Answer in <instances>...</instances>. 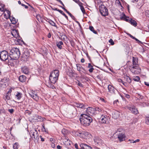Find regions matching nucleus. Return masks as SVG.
<instances>
[{
  "mask_svg": "<svg viewBox=\"0 0 149 149\" xmlns=\"http://www.w3.org/2000/svg\"><path fill=\"white\" fill-rule=\"evenodd\" d=\"M22 94L21 93L17 92L15 94V97L18 100H20L22 97Z\"/></svg>",
  "mask_w": 149,
  "mask_h": 149,
  "instance_id": "obj_24",
  "label": "nucleus"
},
{
  "mask_svg": "<svg viewBox=\"0 0 149 149\" xmlns=\"http://www.w3.org/2000/svg\"><path fill=\"white\" fill-rule=\"evenodd\" d=\"M61 7L62 9H63L68 14L70 13L65 8L63 7H62V6H60Z\"/></svg>",
  "mask_w": 149,
  "mask_h": 149,
  "instance_id": "obj_50",
  "label": "nucleus"
},
{
  "mask_svg": "<svg viewBox=\"0 0 149 149\" xmlns=\"http://www.w3.org/2000/svg\"><path fill=\"white\" fill-rule=\"evenodd\" d=\"M121 18L122 19H123V20L127 22H128L129 23V21L130 20V19H129L128 17H126L125 15L124 16L122 17Z\"/></svg>",
  "mask_w": 149,
  "mask_h": 149,
  "instance_id": "obj_34",
  "label": "nucleus"
},
{
  "mask_svg": "<svg viewBox=\"0 0 149 149\" xmlns=\"http://www.w3.org/2000/svg\"><path fill=\"white\" fill-rule=\"evenodd\" d=\"M51 76L56 77L58 78L59 76V71L58 70H55L52 71L50 75Z\"/></svg>",
  "mask_w": 149,
  "mask_h": 149,
  "instance_id": "obj_17",
  "label": "nucleus"
},
{
  "mask_svg": "<svg viewBox=\"0 0 149 149\" xmlns=\"http://www.w3.org/2000/svg\"><path fill=\"white\" fill-rule=\"evenodd\" d=\"M58 12H59L60 13H61L62 15H63V14L64 13V12L62 10H60L58 9Z\"/></svg>",
  "mask_w": 149,
  "mask_h": 149,
  "instance_id": "obj_55",
  "label": "nucleus"
},
{
  "mask_svg": "<svg viewBox=\"0 0 149 149\" xmlns=\"http://www.w3.org/2000/svg\"><path fill=\"white\" fill-rule=\"evenodd\" d=\"M58 78L49 76V79L50 83L52 84H49L47 86L50 88L54 89L55 87L53 84H54L58 80Z\"/></svg>",
  "mask_w": 149,
  "mask_h": 149,
  "instance_id": "obj_8",
  "label": "nucleus"
},
{
  "mask_svg": "<svg viewBox=\"0 0 149 149\" xmlns=\"http://www.w3.org/2000/svg\"><path fill=\"white\" fill-rule=\"evenodd\" d=\"M9 19L13 24H15L17 22V19H16L13 16H11L9 17Z\"/></svg>",
  "mask_w": 149,
  "mask_h": 149,
  "instance_id": "obj_25",
  "label": "nucleus"
},
{
  "mask_svg": "<svg viewBox=\"0 0 149 149\" xmlns=\"http://www.w3.org/2000/svg\"><path fill=\"white\" fill-rule=\"evenodd\" d=\"M67 39V37L66 36L63 35L61 36V40H65Z\"/></svg>",
  "mask_w": 149,
  "mask_h": 149,
  "instance_id": "obj_41",
  "label": "nucleus"
},
{
  "mask_svg": "<svg viewBox=\"0 0 149 149\" xmlns=\"http://www.w3.org/2000/svg\"><path fill=\"white\" fill-rule=\"evenodd\" d=\"M128 35L132 38L134 39L135 40L137 41V42L139 44H142V42L139 41V40H138L137 39L135 38V37H134L132 35H131L130 34H128Z\"/></svg>",
  "mask_w": 149,
  "mask_h": 149,
  "instance_id": "obj_28",
  "label": "nucleus"
},
{
  "mask_svg": "<svg viewBox=\"0 0 149 149\" xmlns=\"http://www.w3.org/2000/svg\"><path fill=\"white\" fill-rule=\"evenodd\" d=\"M118 138L120 142L124 141L125 138V133L123 132L120 133L118 135Z\"/></svg>",
  "mask_w": 149,
  "mask_h": 149,
  "instance_id": "obj_14",
  "label": "nucleus"
},
{
  "mask_svg": "<svg viewBox=\"0 0 149 149\" xmlns=\"http://www.w3.org/2000/svg\"><path fill=\"white\" fill-rule=\"evenodd\" d=\"M74 106L79 107L81 109H86L88 107L87 104H83V103H79L77 102H74L73 104Z\"/></svg>",
  "mask_w": 149,
  "mask_h": 149,
  "instance_id": "obj_13",
  "label": "nucleus"
},
{
  "mask_svg": "<svg viewBox=\"0 0 149 149\" xmlns=\"http://www.w3.org/2000/svg\"><path fill=\"white\" fill-rule=\"evenodd\" d=\"M77 84L79 86L81 87H83V84L80 82L78 81V84Z\"/></svg>",
  "mask_w": 149,
  "mask_h": 149,
  "instance_id": "obj_53",
  "label": "nucleus"
},
{
  "mask_svg": "<svg viewBox=\"0 0 149 149\" xmlns=\"http://www.w3.org/2000/svg\"><path fill=\"white\" fill-rule=\"evenodd\" d=\"M21 70L22 72L26 74H28L29 72V69L26 66L22 67Z\"/></svg>",
  "mask_w": 149,
  "mask_h": 149,
  "instance_id": "obj_20",
  "label": "nucleus"
},
{
  "mask_svg": "<svg viewBox=\"0 0 149 149\" xmlns=\"http://www.w3.org/2000/svg\"><path fill=\"white\" fill-rule=\"evenodd\" d=\"M42 130L43 131L46 132V131L45 130V126H44V124H43V125H42Z\"/></svg>",
  "mask_w": 149,
  "mask_h": 149,
  "instance_id": "obj_59",
  "label": "nucleus"
},
{
  "mask_svg": "<svg viewBox=\"0 0 149 149\" xmlns=\"http://www.w3.org/2000/svg\"><path fill=\"white\" fill-rule=\"evenodd\" d=\"M133 80L135 81H138L140 80V78L138 76H136L133 78Z\"/></svg>",
  "mask_w": 149,
  "mask_h": 149,
  "instance_id": "obj_39",
  "label": "nucleus"
},
{
  "mask_svg": "<svg viewBox=\"0 0 149 149\" xmlns=\"http://www.w3.org/2000/svg\"><path fill=\"white\" fill-rule=\"evenodd\" d=\"M26 79V77L24 75L20 76L19 77V80L21 82L25 81Z\"/></svg>",
  "mask_w": 149,
  "mask_h": 149,
  "instance_id": "obj_27",
  "label": "nucleus"
},
{
  "mask_svg": "<svg viewBox=\"0 0 149 149\" xmlns=\"http://www.w3.org/2000/svg\"><path fill=\"white\" fill-rule=\"evenodd\" d=\"M94 70V69L93 67H92L90 69H89L88 70V71L89 72L91 73L93 72V70Z\"/></svg>",
  "mask_w": 149,
  "mask_h": 149,
  "instance_id": "obj_52",
  "label": "nucleus"
},
{
  "mask_svg": "<svg viewBox=\"0 0 149 149\" xmlns=\"http://www.w3.org/2000/svg\"><path fill=\"white\" fill-rule=\"evenodd\" d=\"M108 88L109 92L112 95H115L119 93L118 91L113 86L111 85H109L108 86Z\"/></svg>",
  "mask_w": 149,
  "mask_h": 149,
  "instance_id": "obj_9",
  "label": "nucleus"
},
{
  "mask_svg": "<svg viewBox=\"0 0 149 149\" xmlns=\"http://www.w3.org/2000/svg\"><path fill=\"white\" fill-rule=\"evenodd\" d=\"M130 19V20L129 21V23H130L132 25L134 26H136L137 25V23L134 20H132L131 19Z\"/></svg>",
  "mask_w": 149,
  "mask_h": 149,
  "instance_id": "obj_29",
  "label": "nucleus"
},
{
  "mask_svg": "<svg viewBox=\"0 0 149 149\" xmlns=\"http://www.w3.org/2000/svg\"><path fill=\"white\" fill-rule=\"evenodd\" d=\"M76 133V134L78 136L84 138H85V136L87 135V133H86L85 132H82L81 133L77 132Z\"/></svg>",
  "mask_w": 149,
  "mask_h": 149,
  "instance_id": "obj_22",
  "label": "nucleus"
},
{
  "mask_svg": "<svg viewBox=\"0 0 149 149\" xmlns=\"http://www.w3.org/2000/svg\"><path fill=\"white\" fill-rule=\"evenodd\" d=\"M62 134L65 135L68 133V131L65 129H63L61 131Z\"/></svg>",
  "mask_w": 149,
  "mask_h": 149,
  "instance_id": "obj_33",
  "label": "nucleus"
},
{
  "mask_svg": "<svg viewBox=\"0 0 149 149\" xmlns=\"http://www.w3.org/2000/svg\"><path fill=\"white\" fill-rule=\"evenodd\" d=\"M8 111L11 114H12L14 112V110L13 109H8Z\"/></svg>",
  "mask_w": 149,
  "mask_h": 149,
  "instance_id": "obj_47",
  "label": "nucleus"
},
{
  "mask_svg": "<svg viewBox=\"0 0 149 149\" xmlns=\"http://www.w3.org/2000/svg\"><path fill=\"white\" fill-rule=\"evenodd\" d=\"M50 141L52 142V143H54L55 142V140L54 139L51 138L50 139Z\"/></svg>",
  "mask_w": 149,
  "mask_h": 149,
  "instance_id": "obj_51",
  "label": "nucleus"
},
{
  "mask_svg": "<svg viewBox=\"0 0 149 149\" xmlns=\"http://www.w3.org/2000/svg\"><path fill=\"white\" fill-rule=\"evenodd\" d=\"M11 34L12 36L15 38L19 37V34L18 31L16 29H13L11 32Z\"/></svg>",
  "mask_w": 149,
  "mask_h": 149,
  "instance_id": "obj_19",
  "label": "nucleus"
},
{
  "mask_svg": "<svg viewBox=\"0 0 149 149\" xmlns=\"http://www.w3.org/2000/svg\"><path fill=\"white\" fill-rule=\"evenodd\" d=\"M0 59L4 61L7 60L8 61L11 60L10 57L8 56V52L5 50H3L0 52Z\"/></svg>",
  "mask_w": 149,
  "mask_h": 149,
  "instance_id": "obj_4",
  "label": "nucleus"
},
{
  "mask_svg": "<svg viewBox=\"0 0 149 149\" xmlns=\"http://www.w3.org/2000/svg\"><path fill=\"white\" fill-rule=\"evenodd\" d=\"M25 113L26 114H28V115H29L31 114V111L29 110H26L25 111Z\"/></svg>",
  "mask_w": 149,
  "mask_h": 149,
  "instance_id": "obj_42",
  "label": "nucleus"
},
{
  "mask_svg": "<svg viewBox=\"0 0 149 149\" xmlns=\"http://www.w3.org/2000/svg\"><path fill=\"white\" fill-rule=\"evenodd\" d=\"M126 108L130 110L132 113L134 114H137L139 112L136 108L134 105L131 106H127Z\"/></svg>",
  "mask_w": 149,
  "mask_h": 149,
  "instance_id": "obj_12",
  "label": "nucleus"
},
{
  "mask_svg": "<svg viewBox=\"0 0 149 149\" xmlns=\"http://www.w3.org/2000/svg\"><path fill=\"white\" fill-rule=\"evenodd\" d=\"M125 79L126 81L129 83H130L131 82V79L130 78L127 76H125Z\"/></svg>",
  "mask_w": 149,
  "mask_h": 149,
  "instance_id": "obj_32",
  "label": "nucleus"
},
{
  "mask_svg": "<svg viewBox=\"0 0 149 149\" xmlns=\"http://www.w3.org/2000/svg\"><path fill=\"white\" fill-rule=\"evenodd\" d=\"M40 137L41 139V141H45V140L44 138L42 137V136H40Z\"/></svg>",
  "mask_w": 149,
  "mask_h": 149,
  "instance_id": "obj_62",
  "label": "nucleus"
},
{
  "mask_svg": "<svg viewBox=\"0 0 149 149\" xmlns=\"http://www.w3.org/2000/svg\"><path fill=\"white\" fill-rule=\"evenodd\" d=\"M68 14L71 17L72 19L74 20L75 19H76L75 17L73 15L70 13H69Z\"/></svg>",
  "mask_w": 149,
  "mask_h": 149,
  "instance_id": "obj_44",
  "label": "nucleus"
},
{
  "mask_svg": "<svg viewBox=\"0 0 149 149\" xmlns=\"http://www.w3.org/2000/svg\"><path fill=\"white\" fill-rule=\"evenodd\" d=\"M99 10L101 15L104 16L108 15V11L107 8L103 5H101L99 7Z\"/></svg>",
  "mask_w": 149,
  "mask_h": 149,
  "instance_id": "obj_6",
  "label": "nucleus"
},
{
  "mask_svg": "<svg viewBox=\"0 0 149 149\" xmlns=\"http://www.w3.org/2000/svg\"><path fill=\"white\" fill-rule=\"evenodd\" d=\"M74 146H75V147L76 149H79L78 148V145H77V143H75L74 144Z\"/></svg>",
  "mask_w": 149,
  "mask_h": 149,
  "instance_id": "obj_61",
  "label": "nucleus"
},
{
  "mask_svg": "<svg viewBox=\"0 0 149 149\" xmlns=\"http://www.w3.org/2000/svg\"><path fill=\"white\" fill-rule=\"evenodd\" d=\"M109 42L111 45H114V43L112 39H110V40H109Z\"/></svg>",
  "mask_w": 149,
  "mask_h": 149,
  "instance_id": "obj_43",
  "label": "nucleus"
},
{
  "mask_svg": "<svg viewBox=\"0 0 149 149\" xmlns=\"http://www.w3.org/2000/svg\"><path fill=\"white\" fill-rule=\"evenodd\" d=\"M116 2L118 4V5L120 6H121V7H122V6L121 4V3H120V1L119 0H116Z\"/></svg>",
  "mask_w": 149,
  "mask_h": 149,
  "instance_id": "obj_49",
  "label": "nucleus"
},
{
  "mask_svg": "<svg viewBox=\"0 0 149 149\" xmlns=\"http://www.w3.org/2000/svg\"><path fill=\"white\" fill-rule=\"evenodd\" d=\"M29 94L30 96L36 101H37L39 100V97L36 92L34 91H31L30 92Z\"/></svg>",
  "mask_w": 149,
  "mask_h": 149,
  "instance_id": "obj_11",
  "label": "nucleus"
},
{
  "mask_svg": "<svg viewBox=\"0 0 149 149\" xmlns=\"http://www.w3.org/2000/svg\"><path fill=\"white\" fill-rule=\"evenodd\" d=\"M47 21L51 25L56 27V25L54 22L51 19H48Z\"/></svg>",
  "mask_w": 149,
  "mask_h": 149,
  "instance_id": "obj_30",
  "label": "nucleus"
},
{
  "mask_svg": "<svg viewBox=\"0 0 149 149\" xmlns=\"http://www.w3.org/2000/svg\"><path fill=\"white\" fill-rule=\"evenodd\" d=\"M122 131H123V130L120 128H119L117 130V132H122Z\"/></svg>",
  "mask_w": 149,
  "mask_h": 149,
  "instance_id": "obj_57",
  "label": "nucleus"
},
{
  "mask_svg": "<svg viewBox=\"0 0 149 149\" xmlns=\"http://www.w3.org/2000/svg\"><path fill=\"white\" fill-rule=\"evenodd\" d=\"M145 121L146 123L148 125H149V115L146 116Z\"/></svg>",
  "mask_w": 149,
  "mask_h": 149,
  "instance_id": "obj_37",
  "label": "nucleus"
},
{
  "mask_svg": "<svg viewBox=\"0 0 149 149\" xmlns=\"http://www.w3.org/2000/svg\"><path fill=\"white\" fill-rule=\"evenodd\" d=\"M19 147V145L17 143H15L13 146V149H18Z\"/></svg>",
  "mask_w": 149,
  "mask_h": 149,
  "instance_id": "obj_36",
  "label": "nucleus"
},
{
  "mask_svg": "<svg viewBox=\"0 0 149 149\" xmlns=\"http://www.w3.org/2000/svg\"><path fill=\"white\" fill-rule=\"evenodd\" d=\"M6 13H7L9 17H10L11 16H10V12L9 10H7Z\"/></svg>",
  "mask_w": 149,
  "mask_h": 149,
  "instance_id": "obj_48",
  "label": "nucleus"
},
{
  "mask_svg": "<svg viewBox=\"0 0 149 149\" xmlns=\"http://www.w3.org/2000/svg\"><path fill=\"white\" fill-rule=\"evenodd\" d=\"M94 140L96 145H100L103 143L102 140L98 137L95 136L94 137Z\"/></svg>",
  "mask_w": 149,
  "mask_h": 149,
  "instance_id": "obj_15",
  "label": "nucleus"
},
{
  "mask_svg": "<svg viewBox=\"0 0 149 149\" xmlns=\"http://www.w3.org/2000/svg\"><path fill=\"white\" fill-rule=\"evenodd\" d=\"M51 146L53 148H54L55 147V145L54 143H52L51 144Z\"/></svg>",
  "mask_w": 149,
  "mask_h": 149,
  "instance_id": "obj_56",
  "label": "nucleus"
},
{
  "mask_svg": "<svg viewBox=\"0 0 149 149\" xmlns=\"http://www.w3.org/2000/svg\"><path fill=\"white\" fill-rule=\"evenodd\" d=\"M130 69L132 73L138 74L141 72V68L139 66H130Z\"/></svg>",
  "mask_w": 149,
  "mask_h": 149,
  "instance_id": "obj_7",
  "label": "nucleus"
},
{
  "mask_svg": "<svg viewBox=\"0 0 149 149\" xmlns=\"http://www.w3.org/2000/svg\"><path fill=\"white\" fill-rule=\"evenodd\" d=\"M21 5H22V6H23V7H24V8H25L27 9V8H28V6H26V5H25L24 4L22 3V4H21Z\"/></svg>",
  "mask_w": 149,
  "mask_h": 149,
  "instance_id": "obj_58",
  "label": "nucleus"
},
{
  "mask_svg": "<svg viewBox=\"0 0 149 149\" xmlns=\"http://www.w3.org/2000/svg\"><path fill=\"white\" fill-rule=\"evenodd\" d=\"M28 5H29V6H30V7L31 8L30 10H33L34 9L33 8L32 6H31L29 4H28Z\"/></svg>",
  "mask_w": 149,
  "mask_h": 149,
  "instance_id": "obj_60",
  "label": "nucleus"
},
{
  "mask_svg": "<svg viewBox=\"0 0 149 149\" xmlns=\"http://www.w3.org/2000/svg\"><path fill=\"white\" fill-rule=\"evenodd\" d=\"M119 112L118 111H114L112 113L113 117L115 119L118 118L119 117Z\"/></svg>",
  "mask_w": 149,
  "mask_h": 149,
  "instance_id": "obj_23",
  "label": "nucleus"
},
{
  "mask_svg": "<svg viewBox=\"0 0 149 149\" xmlns=\"http://www.w3.org/2000/svg\"><path fill=\"white\" fill-rule=\"evenodd\" d=\"M109 118L106 115H102L99 119V122L102 123H108Z\"/></svg>",
  "mask_w": 149,
  "mask_h": 149,
  "instance_id": "obj_10",
  "label": "nucleus"
},
{
  "mask_svg": "<svg viewBox=\"0 0 149 149\" xmlns=\"http://www.w3.org/2000/svg\"><path fill=\"white\" fill-rule=\"evenodd\" d=\"M89 29L90 30L92 31L94 33L97 34V32L94 30V28L92 26H89Z\"/></svg>",
  "mask_w": 149,
  "mask_h": 149,
  "instance_id": "obj_35",
  "label": "nucleus"
},
{
  "mask_svg": "<svg viewBox=\"0 0 149 149\" xmlns=\"http://www.w3.org/2000/svg\"><path fill=\"white\" fill-rule=\"evenodd\" d=\"M138 58L136 57H132V65L131 66H139L138 64Z\"/></svg>",
  "mask_w": 149,
  "mask_h": 149,
  "instance_id": "obj_21",
  "label": "nucleus"
},
{
  "mask_svg": "<svg viewBox=\"0 0 149 149\" xmlns=\"http://www.w3.org/2000/svg\"><path fill=\"white\" fill-rule=\"evenodd\" d=\"M80 146L79 149H92L91 147L84 143L80 144Z\"/></svg>",
  "mask_w": 149,
  "mask_h": 149,
  "instance_id": "obj_18",
  "label": "nucleus"
},
{
  "mask_svg": "<svg viewBox=\"0 0 149 149\" xmlns=\"http://www.w3.org/2000/svg\"><path fill=\"white\" fill-rule=\"evenodd\" d=\"M86 108L87 109L86 112L89 115L93 114L95 113V108L90 107H87Z\"/></svg>",
  "mask_w": 149,
  "mask_h": 149,
  "instance_id": "obj_16",
  "label": "nucleus"
},
{
  "mask_svg": "<svg viewBox=\"0 0 149 149\" xmlns=\"http://www.w3.org/2000/svg\"><path fill=\"white\" fill-rule=\"evenodd\" d=\"M76 66L77 70L79 71H80L82 69H84L80 65L76 64Z\"/></svg>",
  "mask_w": 149,
  "mask_h": 149,
  "instance_id": "obj_31",
  "label": "nucleus"
},
{
  "mask_svg": "<svg viewBox=\"0 0 149 149\" xmlns=\"http://www.w3.org/2000/svg\"><path fill=\"white\" fill-rule=\"evenodd\" d=\"M81 116L80 120L81 123L84 126L89 125L92 121L91 117L86 114H82L81 115Z\"/></svg>",
  "mask_w": 149,
  "mask_h": 149,
  "instance_id": "obj_1",
  "label": "nucleus"
},
{
  "mask_svg": "<svg viewBox=\"0 0 149 149\" xmlns=\"http://www.w3.org/2000/svg\"><path fill=\"white\" fill-rule=\"evenodd\" d=\"M20 53L19 49L13 48L10 51L9 53V57L10 59L16 60L19 57Z\"/></svg>",
  "mask_w": 149,
  "mask_h": 149,
  "instance_id": "obj_2",
  "label": "nucleus"
},
{
  "mask_svg": "<svg viewBox=\"0 0 149 149\" xmlns=\"http://www.w3.org/2000/svg\"><path fill=\"white\" fill-rule=\"evenodd\" d=\"M144 83L145 85H146V86H149V84L148 82L145 81L144 82Z\"/></svg>",
  "mask_w": 149,
  "mask_h": 149,
  "instance_id": "obj_64",
  "label": "nucleus"
},
{
  "mask_svg": "<svg viewBox=\"0 0 149 149\" xmlns=\"http://www.w3.org/2000/svg\"><path fill=\"white\" fill-rule=\"evenodd\" d=\"M38 117L39 116L37 115H35L33 116V119L34 120H38Z\"/></svg>",
  "mask_w": 149,
  "mask_h": 149,
  "instance_id": "obj_45",
  "label": "nucleus"
},
{
  "mask_svg": "<svg viewBox=\"0 0 149 149\" xmlns=\"http://www.w3.org/2000/svg\"><path fill=\"white\" fill-rule=\"evenodd\" d=\"M9 79L7 77H4L0 81V89H3L8 85Z\"/></svg>",
  "mask_w": 149,
  "mask_h": 149,
  "instance_id": "obj_5",
  "label": "nucleus"
},
{
  "mask_svg": "<svg viewBox=\"0 0 149 149\" xmlns=\"http://www.w3.org/2000/svg\"><path fill=\"white\" fill-rule=\"evenodd\" d=\"M80 9H81V11H82V12L83 13V14L86 13V12H85V9L83 6H80Z\"/></svg>",
  "mask_w": 149,
  "mask_h": 149,
  "instance_id": "obj_40",
  "label": "nucleus"
},
{
  "mask_svg": "<svg viewBox=\"0 0 149 149\" xmlns=\"http://www.w3.org/2000/svg\"><path fill=\"white\" fill-rule=\"evenodd\" d=\"M10 99V95H9V94L8 93H7L6 94L5 96V100H9Z\"/></svg>",
  "mask_w": 149,
  "mask_h": 149,
  "instance_id": "obj_38",
  "label": "nucleus"
},
{
  "mask_svg": "<svg viewBox=\"0 0 149 149\" xmlns=\"http://www.w3.org/2000/svg\"><path fill=\"white\" fill-rule=\"evenodd\" d=\"M58 149H61L62 147L59 145H58L57 146Z\"/></svg>",
  "mask_w": 149,
  "mask_h": 149,
  "instance_id": "obj_63",
  "label": "nucleus"
},
{
  "mask_svg": "<svg viewBox=\"0 0 149 149\" xmlns=\"http://www.w3.org/2000/svg\"><path fill=\"white\" fill-rule=\"evenodd\" d=\"M30 134L32 139L34 141L39 140V134L37 130L35 129L31 130L30 132Z\"/></svg>",
  "mask_w": 149,
  "mask_h": 149,
  "instance_id": "obj_3",
  "label": "nucleus"
},
{
  "mask_svg": "<svg viewBox=\"0 0 149 149\" xmlns=\"http://www.w3.org/2000/svg\"><path fill=\"white\" fill-rule=\"evenodd\" d=\"M97 78L100 80H101L102 79V77L101 75H97Z\"/></svg>",
  "mask_w": 149,
  "mask_h": 149,
  "instance_id": "obj_46",
  "label": "nucleus"
},
{
  "mask_svg": "<svg viewBox=\"0 0 149 149\" xmlns=\"http://www.w3.org/2000/svg\"><path fill=\"white\" fill-rule=\"evenodd\" d=\"M93 67V66L90 63H88V65L87 67L88 68H89L90 69Z\"/></svg>",
  "mask_w": 149,
  "mask_h": 149,
  "instance_id": "obj_54",
  "label": "nucleus"
},
{
  "mask_svg": "<svg viewBox=\"0 0 149 149\" xmlns=\"http://www.w3.org/2000/svg\"><path fill=\"white\" fill-rule=\"evenodd\" d=\"M56 45L59 49H61L62 48V45H63V43L61 41L57 42H56Z\"/></svg>",
  "mask_w": 149,
  "mask_h": 149,
  "instance_id": "obj_26",
  "label": "nucleus"
}]
</instances>
